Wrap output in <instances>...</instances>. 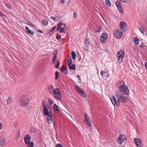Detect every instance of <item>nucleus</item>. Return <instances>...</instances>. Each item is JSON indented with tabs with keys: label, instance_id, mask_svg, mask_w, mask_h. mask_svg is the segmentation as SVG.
Returning a JSON list of instances; mask_svg holds the SVG:
<instances>
[{
	"label": "nucleus",
	"instance_id": "nucleus-31",
	"mask_svg": "<svg viewBox=\"0 0 147 147\" xmlns=\"http://www.w3.org/2000/svg\"><path fill=\"white\" fill-rule=\"evenodd\" d=\"M105 3L106 4L109 6H110L111 5L110 2L109 0H105Z\"/></svg>",
	"mask_w": 147,
	"mask_h": 147
},
{
	"label": "nucleus",
	"instance_id": "nucleus-14",
	"mask_svg": "<svg viewBox=\"0 0 147 147\" xmlns=\"http://www.w3.org/2000/svg\"><path fill=\"white\" fill-rule=\"evenodd\" d=\"M120 28L123 31H125L126 29V23L125 22H120Z\"/></svg>",
	"mask_w": 147,
	"mask_h": 147
},
{
	"label": "nucleus",
	"instance_id": "nucleus-38",
	"mask_svg": "<svg viewBox=\"0 0 147 147\" xmlns=\"http://www.w3.org/2000/svg\"><path fill=\"white\" fill-rule=\"evenodd\" d=\"M101 30V28H97V29H96L95 30V31L96 32H99Z\"/></svg>",
	"mask_w": 147,
	"mask_h": 147
},
{
	"label": "nucleus",
	"instance_id": "nucleus-42",
	"mask_svg": "<svg viewBox=\"0 0 147 147\" xmlns=\"http://www.w3.org/2000/svg\"><path fill=\"white\" fill-rule=\"evenodd\" d=\"M29 25L30 26L32 25L33 26H34V25L32 23V22L30 21H29L28 22Z\"/></svg>",
	"mask_w": 147,
	"mask_h": 147
},
{
	"label": "nucleus",
	"instance_id": "nucleus-17",
	"mask_svg": "<svg viewBox=\"0 0 147 147\" xmlns=\"http://www.w3.org/2000/svg\"><path fill=\"white\" fill-rule=\"evenodd\" d=\"M5 143L4 139L3 138H0V146H3Z\"/></svg>",
	"mask_w": 147,
	"mask_h": 147
},
{
	"label": "nucleus",
	"instance_id": "nucleus-40",
	"mask_svg": "<svg viewBox=\"0 0 147 147\" xmlns=\"http://www.w3.org/2000/svg\"><path fill=\"white\" fill-rule=\"evenodd\" d=\"M86 38V41H85V44L86 46V47H87L88 46V44L89 42V41H88V40L87 39V38Z\"/></svg>",
	"mask_w": 147,
	"mask_h": 147
},
{
	"label": "nucleus",
	"instance_id": "nucleus-24",
	"mask_svg": "<svg viewBox=\"0 0 147 147\" xmlns=\"http://www.w3.org/2000/svg\"><path fill=\"white\" fill-rule=\"evenodd\" d=\"M56 26H54L53 28H51V30H50L49 32V34H52L53 33L54 30L56 29Z\"/></svg>",
	"mask_w": 147,
	"mask_h": 147
},
{
	"label": "nucleus",
	"instance_id": "nucleus-55",
	"mask_svg": "<svg viewBox=\"0 0 147 147\" xmlns=\"http://www.w3.org/2000/svg\"><path fill=\"white\" fill-rule=\"evenodd\" d=\"M2 137L0 136V138H2Z\"/></svg>",
	"mask_w": 147,
	"mask_h": 147
},
{
	"label": "nucleus",
	"instance_id": "nucleus-43",
	"mask_svg": "<svg viewBox=\"0 0 147 147\" xmlns=\"http://www.w3.org/2000/svg\"><path fill=\"white\" fill-rule=\"evenodd\" d=\"M56 147H63V146L61 144H58L56 145Z\"/></svg>",
	"mask_w": 147,
	"mask_h": 147
},
{
	"label": "nucleus",
	"instance_id": "nucleus-33",
	"mask_svg": "<svg viewBox=\"0 0 147 147\" xmlns=\"http://www.w3.org/2000/svg\"><path fill=\"white\" fill-rule=\"evenodd\" d=\"M117 8L119 10V11L121 13H122L123 12V8L121 7V5L120 6L118 7Z\"/></svg>",
	"mask_w": 147,
	"mask_h": 147
},
{
	"label": "nucleus",
	"instance_id": "nucleus-5",
	"mask_svg": "<svg viewBox=\"0 0 147 147\" xmlns=\"http://www.w3.org/2000/svg\"><path fill=\"white\" fill-rule=\"evenodd\" d=\"M124 53L123 51L120 50L117 53V56L118 58V61L119 63H121L124 57Z\"/></svg>",
	"mask_w": 147,
	"mask_h": 147
},
{
	"label": "nucleus",
	"instance_id": "nucleus-52",
	"mask_svg": "<svg viewBox=\"0 0 147 147\" xmlns=\"http://www.w3.org/2000/svg\"><path fill=\"white\" fill-rule=\"evenodd\" d=\"M3 15L2 13L0 11V16H1Z\"/></svg>",
	"mask_w": 147,
	"mask_h": 147
},
{
	"label": "nucleus",
	"instance_id": "nucleus-25",
	"mask_svg": "<svg viewBox=\"0 0 147 147\" xmlns=\"http://www.w3.org/2000/svg\"><path fill=\"white\" fill-rule=\"evenodd\" d=\"M26 144L28 145V147H33L34 145V143L33 142H29Z\"/></svg>",
	"mask_w": 147,
	"mask_h": 147
},
{
	"label": "nucleus",
	"instance_id": "nucleus-45",
	"mask_svg": "<svg viewBox=\"0 0 147 147\" xmlns=\"http://www.w3.org/2000/svg\"><path fill=\"white\" fill-rule=\"evenodd\" d=\"M20 135V133L17 134V136H16L17 138L16 139V140H17L18 138L19 137Z\"/></svg>",
	"mask_w": 147,
	"mask_h": 147
},
{
	"label": "nucleus",
	"instance_id": "nucleus-34",
	"mask_svg": "<svg viewBox=\"0 0 147 147\" xmlns=\"http://www.w3.org/2000/svg\"><path fill=\"white\" fill-rule=\"evenodd\" d=\"M48 101L50 105H52L53 103L54 102L53 100L50 98L48 99Z\"/></svg>",
	"mask_w": 147,
	"mask_h": 147
},
{
	"label": "nucleus",
	"instance_id": "nucleus-47",
	"mask_svg": "<svg viewBox=\"0 0 147 147\" xmlns=\"http://www.w3.org/2000/svg\"><path fill=\"white\" fill-rule=\"evenodd\" d=\"M65 2V1L64 0H61V3H64Z\"/></svg>",
	"mask_w": 147,
	"mask_h": 147
},
{
	"label": "nucleus",
	"instance_id": "nucleus-39",
	"mask_svg": "<svg viewBox=\"0 0 147 147\" xmlns=\"http://www.w3.org/2000/svg\"><path fill=\"white\" fill-rule=\"evenodd\" d=\"M115 4L116 6H117V8L118 7H119L121 6V5L119 2H115Z\"/></svg>",
	"mask_w": 147,
	"mask_h": 147
},
{
	"label": "nucleus",
	"instance_id": "nucleus-16",
	"mask_svg": "<svg viewBox=\"0 0 147 147\" xmlns=\"http://www.w3.org/2000/svg\"><path fill=\"white\" fill-rule=\"evenodd\" d=\"M47 117V121L50 124L51 123V121L53 119L52 115L50 114L48 115Z\"/></svg>",
	"mask_w": 147,
	"mask_h": 147
},
{
	"label": "nucleus",
	"instance_id": "nucleus-44",
	"mask_svg": "<svg viewBox=\"0 0 147 147\" xmlns=\"http://www.w3.org/2000/svg\"><path fill=\"white\" fill-rule=\"evenodd\" d=\"M77 14L76 12H74L73 14V17L76 18H77Z\"/></svg>",
	"mask_w": 147,
	"mask_h": 147
},
{
	"label": "nucleus",
	"instance_id": "nucleus-20",
	"mask_svg": "<svg viewBox=\"0 0 147 147\" xmlns=\"http://www.w3.org/2000/svg\"><path fill=\"white\" fill-rule=\"evenodd\" d=\"M25 28L26 30L28 33L32 35H33L34 34V31H32L29 29L28 27L27 26H26Z\"/></svg>",
	"mask_w": 147,
	"mask_h": 147
},
{
	"label": "nucleus",
	"instance_id": "nucleus-10",
	"mask_svg": "<svg viewBox=\"0 0 147 147\" xmlns=\"http://www.w3.org/2000/svg\"><path fill=\"white\" fill-rule=\"evenodd\" d=\"M43 108V112L45 115H47L51 114V112L49 111L48 109H49L48 106L47 105H43L42 106Z\"/></svg>",
	"mask_w": 147,
	"mask_h": 147
},
{
	"label": "nucleus",
	"instance_id": "nucleus-53",
	"mask_svg": "<svg viewBox=\"0 0 147 147\" xmlns=\"http://www.w3.org/2000/svg\"><path fill=\"white\" fill-rule=\"evenodd\" d=\"M63 25H61V27H63Z\"/></svg>",
	"mask_w": 147,
	"mask_h": 147
},
{
	"label": "nucleus",
	"instance_id": "nucleus-30",
	"mask_svg": "<svg viewBox=\"0 0 147 147\" xmlns=\"http://www.w3.org/2000/svg\"><path fill=\"white\" fill-rule=\"evenodd\" d=\"M12 99V97H9L7 100V104H10L11 101Z\"/></svg>",
	"mask_w": 147,
	"mask_h": 147
},
{
	"label": "nucleus",
	"instance_id": "nucleus-15",
	"mask_svg": "<svg viewBox=\"0 0 147 147\" xmlns=\"http://www.w3.org/2000/svg\"><path fill=\"white\" fill-rule=\"evenodd\" d=\"M31 137L29 135H26L24 137V140L25 143L26 144L30 142Z\"/></svg>",
	"mask_w": 147,
	"mask_h": 147
},
{
	"label": "nucleus",
	"instance_id": "nucleus-56",
	"mask_svg": "<svg viewBox=\"0 0 147 147\" xmlns=\"http://www.w3.org/2000/svg\"><path fill=\"white\" fill-rule=\"evenodd\" d=\"M123 147H125V146H123Z\"/></svg>",
	"mask_w": 147,
	"mask_h": 147
},
{
	"label": "nucleus",
	"instance_id": "nucleus-6",
	"mask_svg": "<svg viewBox=\"0 0 147 147\" xmlns=\"http://www.w3.org/2000/svg\"><path fill=\"white\" fill-rule=\"evenodd\" d=\"M65 27V24H63L61 22H60L58 24L57 30V31L59 30V32L60 33H62L64 31V28Z\"/></svg>",
	"mask_w": 147,
	"mask_h": 147
},
{
	"label": "nucleus",
	"instance_id": "nucleus-13",
	"mask_svg": "<svg viewBox=\"0 0 147 147\" xmlns=\"http://www.w3.org/2000/svg\"><path fill=\"white\" fill-rule=\"evenodd\" d=\"M85 122L88 127H90L91 126V121L90 120L89 117L88 116V115L86 113L85 114Z\"/></svg>",
	"mask_w": 147,
	"mask_h": 147
},
{
	"label": "nucleus",
	"instance_id": "nucleus-21",
	"mask_svg": "<svg viewBox=\"0 0 147 147\" xmlns=\"http://www.w3.org/2000/svg\"><path fill=\"white\" fill-rule=\"evenodd\" d=\"M62 72L64 73L65 75H66L68 73L67 69V67L62 68L61 69Z\"/></svg>",
	"mask_w": 147,
	"mask_h": 147
},
{
	"label": "nucleus",
	"instance_id": "nucleus-41",
	"mask_svg": "<svg viewBox=\"0 0 147 147\" xmlns=\"http://www.w3.org/2000/svg\"><path fill=\"white\" fill-rule=\"evenodd\" d=\"M59 64H60V62H59V61H58L57 62V64L55 65V67L56 68H58L59 66Z\"/></svg>",
	"mask_w": 147,
	"mask_h": 147
},
{
	"label": "nucleus",
	"instance_id": "nucleus-46",
	"mask_svg": "<svg viewBox=\"0 0 147 147\" xmlns=\"http://www.w3.org/2000/svg\"><path fill=\"white\" fill-rule=\"evenodd\" d=\"M42 106H43V105H46V104H46L45 102L44 101H42Z\"/></svg>",
	"mask_w": 147,
	"mask_h": 147
},
{
	"label": "nucleus",
	"instance_id": "nucleus-1",
	"mask_svg": "<svg viewBox=\"0 0 147 147\" xmlns=\"http://www.w3.org/2000/svg\"><path fill=\"white\" fill-rule=\"evenodd\" d=\"M113 100L116 105L118 107L122 103L127 102V98L122 93L117 91L116 94V96H113Z\"/></svg>",
	"mask_w": 147,
	"mask_h": 147
},
{
	"label": "nucleus",
	"instance_id": "nucleus-8",
	"mask_svg": "<svg viewBox=\"0 0 147 147\" xmlns=\"http://www.w3.org/2000/svg\"><path fill=\"white\" fill-rule=\"evenodd\" d=\"M134 142L137 147H142V142L139 138L134 139Z\"/></svg>",
	"mask_w": 147,
	"mask_h": 147
},
{
	"label": "nucleus",
	"instance_id": "nucleus-54",
	"mask_svg": "<svg viewBox=\"0 0 147 147\" xmlns=\"http://www.w3.org/2000/svg\"><path fill=\"white\" fill-rule=\"evenodd\" d=\"M112 102V103H113V104L114 105V103H113V102H112V101L111 100Z\"/></svg>",
	"mask_w": 147,
	"mask_h": 147
},
{
	"label": "nucleus",
	"instance_id": "nucleus-7",
	"mask_svg": "<svg viewBox=\"0 0 147 147\" xmlns=\"http://www.w3.org/2000/svg\"><path fill=\"white\" fill-rule=\"evenodd\" d=\"M107 34L106 33H102L100 38V41L101 43H104L107 42Z\"/></svg>",
	"mask_w": 147,
	"mask_h": 147
},
{
	"label": "nucleus",
	"instance_id": "nucleus-27",
	"mask_svg": "<svg viewBox=\"0 0 147 147\" xmlns=\"http://www.w3.org/2000/svg\"><path fill=\"white\" fill-rule=\"evenodd\" d=\"M68 65L71 64L72 62V60L71 56H70L68 60Z\"/></svg>",
	"mask_w": 147,
	"mask_h": 147
},
{
	"label": "nucleus",
	"instance_id": "nucleus-11",
	"mask_svg": "<svg viewBox=\"0 0 147 147\" xmlns=\"http://www.w3.org/2000/svg\"><path fill=\"white\" fill-rule=\"evenodd\" d=\"M125 136L123 134H120L117 138L118 143L119 144H121L123 141L126 139Z\"/></svg>",
	"mask_w": 147,
	"mask_h": 147
},
{
	"label": "nucleus",
	"instance_id": "nucleus-51",
	"mask_svg": "<svg viewBox=\"0 0 147 147\" xmlns=\"http://www.w3.org/2000/svg\"><path fill=\"white\" fill-rule=\"evenodd\" d=\"M38 31V32H40V33H43V32L42 30H39Z\"/></svg>",
	"mask_w": 147,
	"mask_h": 147
},
{
	"label": "nucleus",
	"instance_id": "nucleus-48",
	"mask_svg": "<svg viewBox=\"0 0 147 147\" xmlns=\"http://www.w3.org/2000/svg\"><path fill=\"white\" fill-rule=\"evenodd\" d=\"M145 65L146 69L147 70V62H146L145 63Z\"/></svg>",
	"mask_w": 147,
	"mask_h": 147
},
{
	"label": "nucleus",
	"instance_id": "nucleus-3",
	"mask_svg": "<svg viewBox=\"0 0 147 147\" xmlns=\"http://www.w3.org/2000/svg\"><path fill=\"white\" fill-rule=\"evenodd\" d=\"M119 90L124 94L128 95L129 94V90L127 86L125 84V82L121 81H120L118 86Z\"/></svg>",
	"mask_w": 147,
	"mask_h": 147
},
{
	"label": "nucleus",
	"instance_id": "nucleus-37",
	"mask_svg": "<svg viewBox=\"0 0 147 147\" xmlns=\"http://www.w3.org/2000/svg\"><path fill=\"white\" fill-rule=\"evenodd\" d=\"M51 20H53L55 22H56L58 20V19L55 18H54L53 17H51Z\"/></svg>",
	"mask_w": 147,
	"mask_h": 147
},
{
	"label": "nucleus",
	"instance_id": "nucleus-32",
	"mask_svg": "<svg viewBox=\"0 0 147 147\" xmlns=\"http://www.w3.org/2000/svg\"><path fill=\"white\" fill-rule=\"evenodd\" d=\"M43 23L45 25L47 26L48 24V22L47 20H43Z\"/></svg>",
	"mask_w": 147,
	"mask_h": 147
},
{
	"label": "nucleus",
	"instance_id": "nucleus-23",
	"mask_svg": "<svg viewBox=\"0 0 147 147\" xmlns=\"http://www.w3.org/2000/svg\"><path fill=\"white\" fill-rule=\"evenodd\" d=\"M134 43L137 44V45H138L139 44V40L138 38L137 37H136L134 38Z\"/></svg>",
	"mask_w": 147,
	"mask_h": 147
},
{
	"label": "nucleus",
	"instance_id": "nucleus-12",
	"mask_svg": "<svg viewBox=\"0 0 147 147\" xmlns=\"http://www.w3.org/2000/svg\"><path fill=\"white\" fill-rule=\"evenodd\" d=\"M75 88L77 90V91L84 97H86V95L85 93L84 92V90H82L78 86L76 85L75 86Z\"/></svg>",
	"mask_w": 147,
	"mask_h": 147
},
{
	"label": "nucleus",
	"instance_id": "nucleus-49",
	"mask_svg": "<svg viewBox=\"0 0 147 147\" xmlns=\"http://www.w3.org/2000/svg\"><path fill=\"white\" fill-rule=\"evenodd\" d=\"M76 77L77 78H78L80 80V78L79 75H78Z\"/></svg>",
	"mask_w": 147,
	"mask_h": 147
},
{
	"label": "nucleus",
	"instance_id": "nucleus-29",
	"mask_svg": "<svg viewBox=\"0 0 147 147\" xmlns=\"http://www.w3.org/2000/svg\"><path fill=\"white\" fill-rule=\"evenodd\" d=\"M71 55L72 57V58L73 59H76V54L75 52L73 51L71 53Z\"/></svg>",
	"mask_w": 147,
	"mask_h": 147
},
{
	"label": "nucleus",
	"instance_id": "nucleus-4",
	"mask_svg": "<svg viewBox=\"0 0 147 147\" xmlns=\"http://www.w3.org/2000/svg\"><path fill=\"white\" fill-rule=\"evenodd\" d=\"M29 100L27 96H25L23 97L20 101V105L24 107L28 105Z\"/></svg>",
	"mask_w": 147,
	"mask_h": 147
},
{
	"label": "nucleus",
	"instance_id": "nucleus-19",
	"mask_svg": "<svg viewBox=\"0 0 147 147\" xmlns=\"http://www.w3.org/2000/svg\"><path fill=\"white\" fill-rule=\"evenodd\" d=\"M68 66L69 68L70 69L74 70L76 69L75 65L74 64L72 65H71V64L68 65Z\"/></svg>",
	"mask_w": 147,
	"mask_h": 147
},
{
	"label": "nucleus",
	"instance_id": "nucleus-50",
	"mask_svg": "<svg viewBox=\"0 0 147 147\" xmlns=\"http://www.w3.org/2000/svg\"><path fill=\"white\" fill-rule=\"evenodd\" d=\"M121 1L124 3H126V0H120Z\"/></svg>",
	"mask_w": 147,
	"mask_h": 147
},
{
	"label": "nucleus",
	"instance_id": "nucleus-18",
	"mask_svg": "<svg viewBox=\"0 0 147 147\" xmlns=\"http://www.w3.org/2000/svg\"><path fill=\"white\" fill-rule=\"evenodd\" d=\"M53 107L54 110L56 111V112L58 113L60 112V110L59 109V107L56 104H55L53 105Z\"/></svg>",
	"mask_w": 147,
	"mask_h": 147
},
{
	"label": "nucleus",
	"instance_id": "nucleus-9",
	"mask_svg": "<svg viewBox=\"0 0 147 147\" xmlns=\"http://www.w3.org/2000/svg\"><path fill=\"white\" fill-rule=\"evenodd\" d=\"M114 34L115 37L117 39H119L123 35V33L118 29L114 31Z\"/></svg>",
	"mask_w": 147,
	"mask_h": 147
},
{
	"label": "nucleus",
	"instance_id": "nucleus-22",
	"mask_svg": "<svg viewBox=\"0 0 147 147\" xmlns=\"http://www.w3.org/2000/svg\"><path fill=\"white\" fill-rule=\"evenodd\" d=\"M57 50H55L54 52V56L53 57V59L52 60V63H53L55 60L57 58Z\"/></svg>",
	"mask_w": 147,
	"mask_h": 147
},
{
	"label": "nucleus",
	"instance_id": "nucleus-26",
	"mask_svg": "<svg viewBox=\"0 0 147 147\" xmlns=\"http://www.w3.org/2000/svg\"><path fill=\"white\" fill-rule=\"evenodd\" d=\"M139 29L140 31L143 34L144 33L145 30L143 27L142 26L141 27L139 28Z\"/></svg>",
	"mask_w": 147,
	"mask_h": 147
},
{
	"label": "nucleus",
	"instance_id": "nucleus-2",
	"mask_svg": "<svg viewBox=\"0 0 147 147\" xmlns=\"http://www.w3.org/2000/svg\"><path fill=\"white\" fill-rule=\"evenodd\" d=\"M49 92L53 93L54 96L57 100H60L61 99V93L60 90L58 88L54 89L52 85L49 86L48 88Z\"/></svg>",
	"mask_w": 147,
	"mask_h": 147
},
{
	"label": "nucleus",
	"instance_id": "nucleus-28",
	"mask_svg": "<svg viewBox=\"0 0 147 147\" xmlns=\"http://www.w3.org/2000/svg\"><path fill=\"white\" fill-rule=\"evenodd\" d=\"M55 79L57 80L59 78V73L58 71H56L55 73Z\"/></svg>",
	"mask_w": 147,
	"mask_h": 147
},
{
	"label": "nucleus",
	"instance_id": "nucleus-36",
	"mask_svg": "<svg viewBox=\"0 0 147 147\" xmlns=\"http://www.w3.org/2000/svg\"><path fill=\"white\" fill-rule=\"evenodd\" d=\"M106 73V72L105 71H104L103 70H102L100 72V74L101 76H103L104 74H105Z\"/></svg>",
	"mask_w": 147,
	"mask_h": 147
},
{
	"label": "nucleus",
	"instance_id": "nucleus-35",
	"mask_svg": "<svg viewBox=\"0 0 147 147\" xmlns=\"http://www.w3.org/2000/svg\"><path fill=\"white\" fill-rule=\"evenodd\" d=\"M32 133H34L36 131V129L34 127H31L30 129Z\"/></svg>",
	"mask_w": 147,
	"mask_h": 147
}]
</instances>
